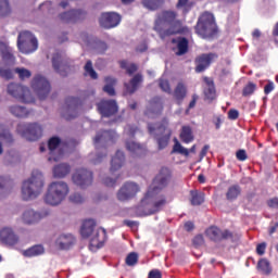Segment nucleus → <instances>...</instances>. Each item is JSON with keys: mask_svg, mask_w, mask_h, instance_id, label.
I'll return each mask as SVG.
<instances>
[{"mask_svg": "<svg viewBox=\"0 0 278 278\" xmlns=\"http://www.w3.org/2000/svg\"><path fill=\"white\" fill-rule=\"evenodd\" d=\"M59 18L64 23H84L88 18V11L84 8L72 9L59 14Z\"/></svg>", "mask_w": 278, "mask_h": 278, "instance_id": "ddd939ff", "label": "nucleus"}, {"mask_svg": "<svg viewBox=\"0 0 278 278\" xmlns=\"http://www.w3.org/2000/svg\"><path fill=\"white\" fill-rule=\"evenodd\" d=\"M0 140L8 146L14 143V136H12V132L2 124H0Z\"/></svg>", "mask_w": 278, "mask_h": 278, "instance_id": "4c0bfd02", "label": "nucleus"}, {"mask_svg": "<svg viewBox=\"0 0 278 278\" xmlns=\"http://www.w3.org/2000/svg\"><path fill=\"white\" fill-rule=\"evenodd\" d=\"M255 90H257V85L249 83L242 90V97H251Z\"/></svg>", "mask_w": 278, "mask_h": 278, "instance_id": "8fccbe9b", "label": "nucleus"}, {"mask_svg": "<svg viewBox=\"0 0 278 278\" xmlns=\"http://www.w3.org/2000/svg\"><path fill=\"white\" fill-rule=\"evenodd\" d=\"M105 86L103 87V92H106L109 97H115L116 96V90L114 89V86H116V78L112 76H106L104 78Z\"/></svg>", "mask_w": 278, "mask_h": 278, "instance_id": "2f4dec72", "label": "nucleus"}, {"mask_svg": "<svg viewBox=\"0 0 278 278\" xmlns=\"http://www.w3.org/2000/svg\"><path fill=\"white\" fill-rule=\"evenodd\" d=\"M70 173L71 165L66 163H61L53 167V177H55L56 179H64V177H66V175H68Z\"/></svg>", "mask_w": 278, "mask_h": 278, "instance_id": "7c9ffc66", "label": "nucleus"}, {"mask_svg": "<svg viewBox=\"0 0 278 278\" xmlns=\"http://www.w3.org/2000/svg\"><path fill=\"white\" fill-rule=\"evenodd\" d=\"M14 73L17 75L20 81H25V79H29L31 77V71L25 67H16Z\"/></svg>", "mask_w": 278, "mask_h": 278, "instance_id": "37998d69", "label": "nucleus"}, {"mask_svg": "<svg viewBox=\"0 0 278 278\" xmlns=\"http://www.w3.org/2000/svg\"><path fill=\"white\" fill-rule=\"evenodd\" d=\"M103 184H104V186H108V188H113V186H116V179L106 177L103 179Z\"/></svg>", "mask_w": 278, "mask_h": 278, "instance_id": "69168bd1", "label": "nucleus"}, {"mask_svg": "<svg viewBox=\"0 0 278 278\" xmlns=\"http://www.w3.org/2000/svg\"><path fill=\"white\" fill-rule=\"evenodd\" d=\"M93 179L92 172L86 168L76 169L72 176L73 184L79 186V188H88V186H92Z\"/></svg>", "mask_w": 278, "mask_h": 278, "instance_id": "2eb2a0df", "label": "nucleus"}, {"mask_svg": "<svg viewBox=\"0 0 278 278\" xmlns=\"http://www.w3.org/2000/svg\"><path fill=\"white\" fill-rule=\"evenodd\" d=\"M0 77H2L3 79H13L14 74L12 73V70L10 68H0Z\"/></svg>", "mask_w": 278, "mask_h": 278, "instance_id": "603ef678", "label": "nucleus"}, {"mask_svg": "<svg viewBox=\"0 0 278 278\" xmlns=\"http://www.w3.org/2000/svg\"><path fill=\"white\" fill-rule=\"evenodd\" d=\"M257 270L263 275H270L273 273V268L270 267V262L266 258H261L256 265Z\"/></svg>", "mask_w": 278, "mask_h": 278, "instance_id": "ea45409f", "label": "nucleus"}, {"mask_svg": "<svg viewBox=\"0 0 278 278\" xmlns=\"http://www.w3.org/2000/svg\"><path fill=\"white\" fill-rule=\"evenodd\" d=\"M143 78H142V74H136L129 83H125V88H126V92L127 94H134V92H136V90H138V87L140 86V84H142Z\"/></svg>", "mask_w": 278, "mask_h": 278, "instance_id": "c756f323", "label": "nucleus"}, {"mask_svg": "<svg viewBox=\"0 0 278 278\" xmlns=\"http://www.w3.org/2000/svg\"><path fill=\"white\" fill-rule=\"evenodd\" d=\"M148 278H162V271L160 269H152L149 271Z\"/></svg>", "mask_w": 278, "mask_h": 278, "instance_id": "0e129e2a", "label": "nucleus"}, {"mask_svg": "<svg viewBox=\"0 0 278 278\" xmlns=\"http://www.w3.org/2000/svg\"><path fill=\"white\" fill-rule=\"evenodd\" d=\"M30 86L40 101H45L49 97V92H51V84L40 74L34 76Z\"/></svg>", "mask_w": 278, "mask_h": 278, "instance_id": "9d476101", "label": "nucleus"}, {"mask_svg": "<svg viewBox=\"0 0 278 278\" xmlns=\"http://www.w3.org/2000/svg\"><path fill=\"white\" fill-rule=\"evenodd\" d=\"M172 178L173 173L168 169V167H162L153 179V182L146 194L148 199H153L152 205L148 210L147 216L157 214V212H162L164 207H166V204L168 203L166 195H157V193L160 190H164V188L168 186Z\"/></svg>", "mask_w": 278, "mask_h": 278, "instance_id": "f257e3e1", "label": "nucleus"}, {"mask_svg": "<svg viewBox=\"0 0 278 278\" xmlns=\"http://www.w3.org/2000/svg\"><path fill=\"white\" fill-rule=\"evenodd\" d=\"M84 68H85V75H89L91 79H99V74H97V72L92 67V61H87Z\"/></svg>", "mask_w": 278, "mask_h": 278, "instance_id": "de8ad7c7", "label": "nucleus"}, {"mask_svg": "<svg viewBox=\"0 0 278 278\" xmlns=\"http://www.w3.org/2000/svg\"><path fill=\"white\" fill-rule=\"evenodd\" d=\"M68 185L64 181H54L51 182L48 187V190L45 194L43 201L47 205H60L66 197H68Z\"/></svg>", "mask_w": 278, "mask_h": 278, "instance_id": "39448f33", "label": "nucleus"}, {"mask_svg": "<svg viewBox=\"0 0 278 278\" xmlns=\"http://www.w3.org/2000/svg\"><path fill=\"white\" fill-rule=\"evenodd\" d=\"M177 8H181L185 12H188L192 8V3L189 0H178Z\"/></svg>", "mask_w": 278, "mask_h": 278, "instance_id": "5fc2aeb1", "label": "nucleus"}, {"mask_svg": "<svg viewBox=\"0 0 278 278\" xmlns=\"http://www.w3.org/2000/svg\"><path fill=\"white\" fill-rule=\"evenodd\" d=\"M172 153H178L179 155H185V157H188L190 155V151L181 146L177 139H175V144L173 147Z\"/></svg>", "mask_w": 278, "mask_h": 278, "instance_id": "c03bdc74", "label": "nucleus"}, {"mask_svg": "<svg viewBox=\"0 0 278 278\" xmlns=\"http://www.w3.org/2000/svg\"><path fill=\"white\" fill-rule=\"evenodd\" d=\"M12 14L10 0H0V18H5Z\"/></svg>", "mask_w": 278, "mask_h": 278, "instance_id": "a19ab883", "label": "nucleus"}, {"mask_svg": "<svg viewBox=\"0 0 278 278\" xmlns=\"http://www.w3.org/2000/svg\"><path fill=\"white\" fill-rule=\"evenodd\" d=\"M23 220L26 225H34L40 220V213H36L34 210H28L23 214Z\"/></svg>", "mask_w": 278, "mask_h": 278, "instance_id": "e433bc0d", "label": "nucleus"}, {"mask_svg": "<svg viewBox=\"0 0 278 278\" xmlns=\"http://www.w3.org/2000/svg\"><path fill=\"white\" fill-rule=\"evenodd\" d=\"M119 66L121 68H124L127 73V75H129L131 77V75H134V73H136L138 71V65L135 63H131L130 65H127V61L123 60L119 61Z\"/></svg>", "mask_w": 278, "mask_h": 278, "instance_id": "a18cd8bd", "label": "nucleus"}, {"mask_svg": "<svg viewBox=\"0 0 278 278\" xmlns=\"http://www.w3.org/2000/svg\"><path fill=\"white\" fill-rule=\"evenodd\" d=\"M172 51L177 55L178 58L181 55H186L190 49V41L186 37H178L172 39Z\"/></svg>", "mask_w": 278, "mask_h": 278, "instance_id": "412c9836", "label": "nucleus"}, {"mask_svg": "<svg viewBox=\"0 0 278 278\" xmlns=\"http://www.w3.org/2000/svg\"><path fill=\"white\" fill-rule=\"evenodd\" d=\"M190 194H191V199H190L191 205L197 206V205H203V203H205V193L203 191L191 190Z\"/></svg>", "mask_w": 278, "mask_h": 278, "instance_id": "473e14b6", "label": "nucleus"}, {"mask_svg": "<svg viewBox=\"0 0 278 278\" xmlns=\"http://www.w3.org/2000/svg\"><path fill=\"white\" fill-rule=\"evenodd\" d=\"M180 140L185 144H190L194 140V135L192 134V128L190 126H182L180 131Z\"/></svg>", "mask_w": 278, "mask_h": 278, "instance_id": "f704fd0d", "label": "nucleus"}, {"mask_svg": "<svg viewBox=\"0 0 278 278\" xmlns=\"http://www.w3.org/2000/svg\"><path fill=\"white\" fill-rule=\"evenodd\" d=\"M205 243V239L203 238V235H198L193 238V244L195 247H203Z\"/></svg>", "mask_w": 278, "mask_h": 278, "instance_id": "bf43d9fd", "label": "nucleus"}, {"mask_svg": "<svg viewBox=\"0 0 278 278\" xmlns=\"http://www.w3.org/2000/svg\"><path fill=\"white\" fill-rule=\"evenodd\" d=\"M70 201H71V203L79 204V203H84V201H86V199L84 198V195H81L79 193H73L70 197Z\"/></svg>", "mask_w": 278, "mask_h": 278, "instance_id": "864d4df0", "label": "nucleus"}, {"mask_svg": "<svg viewBox=\"0 0 278 278\" xmlns=\"http://www.w3.org/2000/svg\"><path fill=\"white\" fill-rule=\"evenodd\" d=\"M52 67L55 73L61 75V77H68L70 73H73L75 67L71 64L68 59H65L62 53L56 52L52 56Z\"/></svg>", "mask_w": 278, "mask_h": 278, "instance_id": "9b49d317", "label": "nucleus"}, {"mask_svg": "<svg viewBox=\"0 0 278 278\" xmlns=\"http://www.w3.org/2000/svg\"><path fill=\"white\" fill-rule=\"evenodd\" d=\"M62 140L59 137H52L48 141V149L50 151V156L48 157L49 162H60V157H62V152H60L56 156L54 153L55 149L60 147Z\"/></svg>", "mask_w": 278, "mask_h": 278, "instance_id": "bb28decb", "label": "nucleus"}, {"mask_svg": "<svg viewBox=\"0 0 278 278\" xmlns=\"http://www.w3.org/2000/svg\"><path fill=\"white\" fill-rule=\"evenodd\" d=\"M150 110L154 114H162V111L164 110V102L161 97L156 96L150 100Z\"/></svg>", "mask_w": 278, "mask_h": 278, "instance_id": "72a5a7b5", "label": "nucleus"}, {"mask_svg": "<svg viewBox=\"0 0 278 278\" xmlns=\"http://www.w3.org/2000/svg\"><path fill=\"white\" fill-rule=\"evenodd\" d=\"M123 164H125V152L117 150L115 155L111 160V168H110L111 175H114L116 170H119V168H123Z\"/></svg>", "mask_w": 278, "mask_h": 278, "instance_id": "c85d7f7f", "label": "nucleus"}, {"mask_svg": "<svg viewBox=\"0 0 278 278\" xmlns=\"http://www.w3.org/2000/svg\"><path fill=\"white\" fill-rule=\"evenodd\" d=\"M204 83L206 84V87L204 88V101H207V103H212L216 99V86L214 85V80L204 77Z\"/></svg>", "mask_w": 278, "mask_h": 278, "instance_id": "a878e982", "label": "nucleus"}, {"mask_svg": "<svg viewBox=\"0 0 278 278\" xmlns=\"http://www.w3.org/2000/svg\"><path fill=\"white\" fill-rule=\"evenodd\" d=\"M45 188V176L38 170L31 173V177L25 180L22 185V199L23 201H31L42 193Z\"/></svg>", "mask_w": 278, "mask_h": 278, "instance_id": "20e7f679", "label": "nucleus"}, {"mask_svg": "<svg viewBox=\"0 0 278 278\" xmlns=\"http://www.w3.org/2000/svg\"><path fill=\"white\" fill-rule=\"evenodd\" d=\"M148 130L151 136H154L157 142L159 151H162L168 147V142H170V136L173 135V131H170V129H168L163 124H149Z\"/></svg>", "mask_w": 278, "mask_h": 278, "instance_id": "423d86ee", "label": "nucleus"}, {"mask_svg": "<svg viewBox=\"0 0 278 278\" xmlns=\"http://www.w3.org/2000/svg\"><path fill=\"white\" fill-rule=\"evenodd\" d=\"M205 233L213 242H223V240H231V242H236V240H240V238H242V235L238 232H232L229 229L222 230L216 226L207 228Z\"/></svg>", "mask_w": 278, "mask_h": 278, "instance_id": "0eeeda50", "label": "nucleus"}, {"mask_svg": "<svg viewBox=\"0 0 278 278\" xmlns=\"http://www.w3.org/2000/svg\"><path fill=\"white\" fill-rule=\"evenodd\" d=\"M177 12L163 11L160 13L154 23V29L157 34L163 36H187L190 34V29L181 24V21L177 20Z\"/></svg>", "mask_w": 278, "mask_h": 278, "instance_id": "f03ea898", "label": "nucleus"}, {"mask_svg": "<svg viewBox=\"0 0 278 278\" xmlns=\"http://www.w3.org/2000/svg\"><path fill=\"white\" fill-rule=\"evenodd\" d=\"M256 253L257 255H264V253H266V243H260L256 247Z\"/></svg>", "mask_w": 278, "mask_h": 278, "instance_id": "338daca9", "label": "nucleus"}, {"mask_svg": "<svg viewBox=\"0 0 278 278\" xmlns=\"http://www.w3.org/2000/svg\"><path fill=\"white\" fill-rule=\"evenodd\" d=\"M236 157L237 160H239V162H247V160L249 159V156L247 155V150H238L236 153Z\"/></svg>", "mask_w": 278, "mask_h": 278, "instance_id": "4d7b16f0", "label": "nucleus"}, {"mask_svg": "<svg viewBox=\"0 0 278 278\" xmlns=\"http://www.w3.org/2000/svg\"><path fill=\"white\" fill-rule=\"evenodd\" d=\"M140 192V186L136 182L127 181L117 191V199L119 201H130Z\"/></svg>", "mask_w": 278, "mask_h": 278, "instance_id": "a211bd4d", "label": "nucleus"}, {"mask_svg": "<svg viewBox=\"0 0 278 278\" xmlns=\"http://www.w3.org/2000/svg\"><path fill=\"white\" fill-rule=\"evenodd\" d=\"M97 108L104 118H110V116H114L118 112V104L115 100H101Z\"/></svg>", "mask_w": 278, "mask_h": 278, "instance_id": "aec40b11", "label": "nucleus"}, {"mask_svg": "<svg viewBox=\"0 0 278 278\" xmlns=\"http://www.w3.org/2000/svg\"><path fill=\"white\" fill-rule=\"evenodd\" d=\"M0 53L5 64H14L16 58L14 56V50L8 43L0 41Z\"/></svg>", "mask_w": 278, "mask_h": 278, "instance_id": "393cba45", "label": "nucleus"}, {"mask_svg": "<svg viewBox=\"0 0 278 278\" xmlns=\"http://www.w3.org/2000/svg\"><path fill=\"white\" fill-rule=\"evenodd\" d=\"M267 204L268 207H278V198L270 199Z\"/></svg>", "mask_w": 278, "mask_h": 278, "instance_id": "774afa93", "label": "nucleus"}, {"mask_svg": "<svg viewBox=\"0 0 278 278\" xmlns=\"http://www.w3.org/2000/svg\"><path fill=\"white\" fill-rule=\"evenodd\" d=\"M214 60H218V54L214 52L198 55L194 60L195 73H203L204 71H207Z\"/></svg>", "mask_w": 278, "mask_h": 278, "instance_id": "6ab92c4d", "label": "nucleus"}, {"mask_svg": "<svg viewBox=\"0 0 278 278\" xmlns=\"http://www.w3.org/2000/svg\"><path fill=\"white\" fill-rule=\"evenodd\" d=\"M10 112L13 116H16V118H27V116H29V111L21 105L10 106Z\"/></svg>", "mask_w": 278, "mask_h": 278, "instance_id": "58836bf2", "label": "nucleus"}, {"mask_svg": "<svg viewBox=\"0 0 278 278\" xmlns=\"http://www.w3.org/2000/svg\"><path fill=\"white\" fill-rule=\"evenodd\" d=\"M240 186L235 185L231 186L230 188H228V191L226 193V199H228V201H236V199H238V197H240Z\"/></svg>", "mask_w": 278, "mask_h": 278, "instance_id": "79ce46f5", "label": "nucleus"}, {"mask_svg": "<svg viewBox=\"0 0 278 278\" xmlns=\"http://www.w3.org/2000/svg\"><path fill=\"white\" fill-rule=\"evenodd\" d=\"M173 97L178 105L184 103V99L188 97V87L184 83H178L174 89Z\"/></svg>", "mask_w": 278, "mask_h": 278, "instance_id": "cd10ccee", "label": "nucleus"}, {"mask_svg": "<svg viewBox=\"0 0 278 278\" xmlns=\"http://www.w3.org/2000/svg\"><path fill=\"white\" fill-rule=\"evenodd\" d=\"M94 227H97V222H94V219H87L83 223L80 228L83 238H90L91 236L89 243L90 251L102 249L103 244L108 242V231L105 228H98L94 230Z\"/></svg>", "mask_w": 278, "mask_h": 278, "instance_id": "7ed1b4c3", "label": "nucleus"}, {"mask_svg": "<svg viewBox=\"0 0 278 278\" xmlns=\"http://www.w3.org/2000/svg\"><path fill=\"white\" fill-rule=\"evenodd\" d=\"M136 131H138V127L136 126L127 125L125 127V134H127L129 138H134V136H136Z\"/></svg>", "mask_w": 278, "mask_h": 278, "instance_id": "6e6d98bb", "label": "nucleus"}, {"mask_svg": "<svg viewBox=\"0 0 278 278\" xmlns=\"http://www.w3.org/2000/svg\"><path fill=\"white\" fill-rule=\"evenodd\" d=\"M12 185V180L9 178L0 177V190H3L4 188H8V186Z\"/></svg>", "mask_w": 278, "mask_h": 278, "instance_id": "e2e57ef3", "label": "nucleus"}, {"mask_svg": "<svg viewBox=\"0 0 278 278\" xmlns=\"http://www.w3.org/2000/svg\"><path fill=\"white\" fill-rule=\"evenodd\" d=\"M126 266H136V264H138V253L136 252H130L127 256H126Z\"/></svg>", "mask_w": 278, "mask_h": 278, "instance_id": "3c124183", "label": "nucleus"}, {"mask_svg": "<svg viewBox=\"0 0 278 278\" xmlns=\"http://www.w3.org/2000/svg\"><path fill=\"white\" fill-rule=\"evenodd\" d=\"M195 33L200 36L218 34V26H216V22L214 21V15H212V13H203L200 16L195 27Z\"/></svg>", "mask_w": 278, "mask_h": 278, "instance_id": "6e6552de", "label": "nucleus"}, {"mask_svg": "<svg viewBox=\"0 0 278 278\" xmlns=\"http://www.w3.org/2000/svg\"><path fill=\"white\" fill-rule=\"evenodd\" d=\"M45 253V248L41 244L33 245L23 252L24 257H38Z\"/></svg>", "mask_w": 278, "mask_h": 278, "instance_id": "c9c22d12", "label": "nucleus"}, {"mask_svg": "<svg viewBox=\"0 0 278 278\" xmlns=\"http://www.w3.org/2000/svg\"><path fill=\"white\" fill-rule=\"evenodd\" d=\"M16 132L22 136V138H25L30 142H36V140L42 138V126L38 123L18 124Z\"/></svg>", "mask_w": 278, "mask_h": 278, "instance_id": "1a4fd4ad", "label": "nucleus"}, {"mask_svg": "<svg viewBox=\"0 0 278 278\" xmlns=\"http://www.w3.org/2000/svg\"><path fill=\"white\" fill-rule=\"evenodd\" d=\"M159 88H161V90L167 94H173V89H170V83L168 79L160 78Z\"/></svg>", "mask_w": 278, "mask_h": 278, "instance_id": "09e8293b", "label": "nucleus"}, {"mask_svg": "<svg viewBox=\"0 0 278 278\" xmlns=\"http://www.w3.org/2000/svg\"><path fill=\"white\" fill-rule=\"evenodd\" d=\"M118 138V135L114 130H102L98 132L93 139V142L96 144V149L99 148L98 144H101V142H115Z\"/></svg>", "mask_w": 278, "mask_h": 278, "instance_id": "4be33fe9", "label": "nucleus"}, {"mask_svg": "<svg viewBox=\"0 0 278 278\" xmlns=\"http://www.w3.org/2000/svg\"><path fill=\"white\" fill-rule=\"evenodd\" d=\"M273 90H275V83L273 81H268L265 87H264V93L265 94H270V92H273Z\"/></svg>", "mask_w": 278, "mask_h": 278, "instance_id": "680f3d73", "label": "nucleus"}, {"mask_svg": "<svg viewBox=\"0 0 278 278\" xmlns=\"http://www.w3.org/2000/svg\"><path fill=\"white\" fill-rule=\"evenodd\" d=\"M81 105V99L75 97H67L63 105L62 116L66 121H73L77 118V110Z\"/></svg>", "mask_w": 278, "mask_h": 278, "instance_id": "4468645a", "label": "nucleus"}, {"mask_svg": "<svg viewBox=\"0 0 278 278\" xmlns=\"http://www.w3.org/2000/svg\"><path fill=\"white\" fill-rule=\"evenodd\" d=\"M8 94L11 97H14V99H18V101H22L23 103H31L34 101V98H31V91H29V88L16 84L11 83L8 85Z\"/></svg>", "mask_w": 278, "mask_h": 278, "instance_id": "f8f14e48", "label": "nucleus"}, {"mask_svg": "<svg viewBox=\"0 0 278 278\" xmlns=\"http://www.w3.org/2000/svg\"><path fill=\"white\" fill-rule=\"evenodd\" d=\"M126 149L130 151V153H142V146L136 143V141H126Z\"/></svg>", "mask_w": 278, "mask_h": 278, "instance_id": "49530a36", "label": "nucleus"}, {"mask_svg": "<svg viewBox=\"0 0 278 278\" xmlns=\"http://www.w3.org/2000/svg\"><path fill=\"white\" fill-rule=\"evenodd\" d=\"M239 117H240V112H238V110L230 109L228 111V118H229V121H238Z\"/></svg>", "mask_w": 278, "mask_h": 278, "instance_id": "13d9d810", "label": "nucleus"}, {"mask_svg": "<svg viewBox=\"0 0 278 278\" xmlns=\"http://www.w3.org/2000/svg\"><path fill=\"white\" fill-rule=\"evenodd\" d=\"M0 240L3 244H8L9 247H14V244L18 243V237L14 233L12 228H3L0 231Z\"/></svg>", "mask_w": 278, "mask_h": 278, "instance_id": "b1692460", "label": "nucleus"}, {"mask_svg": "<svg viewBox=\"0 0 278 278\" xmlns=\"http://www.w3.org/2000/svg\"><path fill=\"white\" fill-rule=\"evenodd\" d=\"M75 244V237L71 233H63L55 240V248L60 251H68Z\"/></svg>", "mask_w": 278, "mask_h": 278, "instance_id": "5701e85b", "label": "nucleus"}, {"mask_svg": "<svg viewBox=\"0 0 278 278\" xmlns=\"http://www.w3.org/2000/svg\"><path fill=\"white\" fill-rule=\"evenodd\" d=\"M17 47L21 53L29 55L38 50V39L36 37L18 36Z\"/></svg>", "mask_w": 278, "mask_h": 278, "instance_id": "dca6fc26", "label": "nucleus"}, {"mask_svg": "<svg viewBox=\"0 0 278 278\" xmlns=\"http://www.w3.org/2000/svg\"><path fill=\"white\" fill-rule=\"evenodd\" d=\"M122 18L121 14L116 12H103L99 17V24L104 29H114L121 25Z\"/></svg>", "mask_w": 278, "mask_h": 278, "instance_id": "f3484780", "label": "nucleus"}, {"mask_svg": "<svg viewBox=\"0 0 278 278\" xmlns=\"http://www.w3.org/2000/svg\"><path fill=\"white\" fill-rule=\"evenodd\" d=\"M143 5L148 10H156L157 3H155L153 0H143Z\"/></svg>", "mask_w": 278, "mask_h": 278, "instance_id": "052dcab7", "label": "nucleus"}]
</instances>
